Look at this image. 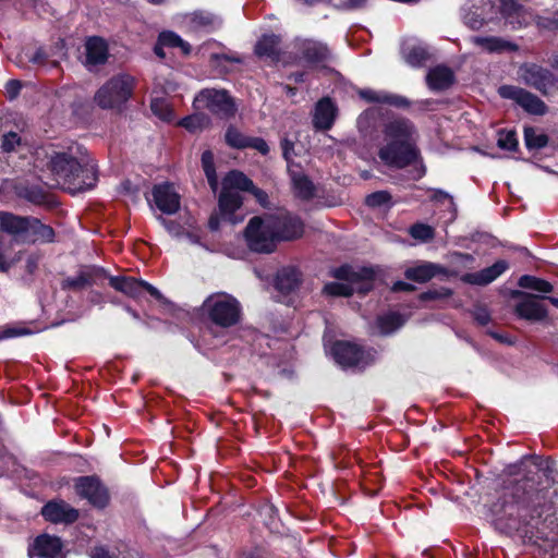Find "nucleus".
<instances>
[{"mask_svg":"<svg viewBox=\"0 0 558 558\" xmlns=\"http://www.w3.org/2000/svg\"><path fill=\"white\" fill-rule=\"evenodd\" d=\"M401 53L404 61L413 68L424 65L430 57L428 48L415 38H410L403 41Z\"/></svg>","mask_w":558,"mask_h":558,"instance_id":"22","label":"nucleus"},{"mask_svg":"<svg viewBox=\"0 0 558 558\" xmlns=\"http://www.w3.org/2000/svg\"><path fill=\"white\" fill-rule=\"evenodd\" d=\"M0 229L15 243L50 242L53 230L34 217H21L8 211H0Z\"/></svg>","mask_w":558,"mask_h":558,"instance_id":"2","label":"nucleus"},{"mask_svg":"<svg viewBox=\"0 0 558 558\" xmlns=\"http://www.w3.org/2000/svg\"><path fill=\"white\" fill-rule=\"evenodd\" d=\"M156 207L166 215H173L180 209V195L169 183L156 185L153 190Z\"/></svg>","mask_w":558,"mask_h":558,"instance_id":"17","label":"nucleus"},{"mask_svg":"<svg viewBox=\"0 0 558 558\" xmlns=\"http://www.w3.org/2000/svg\"><path fill=\"white\" fill-rule=\"evenodd\" d=\"M255 53L260 58L278 61L280 54V39L276 35L263 36L255 46Z\"/></svg>","mask_w":558,"mask_h":558,"instance_id":"30","label":"nucleus"},{"mask_svg":"<svg viewBox=\"0 0 558 558\" xmlns=\"http://www.w3.org/2000/svg\"><path fill=\"white\" fill-rule=\"evenodd\" d=\"M304 59L312 64L324 62L329 58V49L323 43L305 40L302 44Z\"/></svg>","mask_w":558,"mask_h":558,"instance_id":"32","label":"nucleus"},{"mask_svg":"<svg viewBox=\"0 0 558 558\" xmlns=\"http://www.w3.org/2000/svg\"><path fill=\"white\" fill-rule=\"evenodd\" d=\"M150 109L155 116L162 121H171L173 119V112L165 98H154L150 104Z\"/></svg>","mask_w":558,"mask_h":558,"instance_id":"45","label":"nucleus"},{"mask_svg":"<svg viewBox=\"0 0 558 558\" xmlns=\"http://www.w3.org/2000/svg\"><path fill=\"white\" fill-rule=\"evenodd\" d=\"M335 361L342 367H365L375 360V351L362 350L354 343L337 341L330 348Z\"/></svg>","mask_w":558,"mask_h":558,"instance_id":"10","label":"nucleus"},{"mask_svg":"<svg viewBox=\"0 0 558 558\" xmlns=\"http://www.w3.org/2000/svg\"><path fill=\"white\" fill-rule=\"evenodd\" d=\"M475 319L481 324V325H486L488 324V322L490 320V317H489V314L487 313L486 310L484 308H480L475 312Z\"/></svg>","mask_w":558,"mask_h":558,"instance_id":"61","label":"nucleus"},{"mask_svg":"<svg viewBox=\"0 0 558 558\" xmlns=\"http://www.w3.org/2000/svg\"><path fill=\"white\" fill-rule=\"evenodd\" d=\"M25 198L34 204L41 205L47 202V196L39 189H31L25 193Z\"/></svg>","mask_w":558,"mask_h":558,"instance_id":"54","label":"nucleus"},{"mask_svg":"<svg viewBox=\"0 0 558 558\" xmlns=\"http://www.w3.org/2000/svg\"><path fill=\"white\" fill-rule=\"evenodd\" d=\"M272 216L253 217L244 231L248 248L257 253H271L276 248L277 236Z\"/></svg>","mask_w":558,"mask_h":558,"instance_id":"7","label":"nucleus"},{"mask_svg":"<svg viewBox=\"0 0 558 558\" xmlns=\"http://www.w3.org/2000/svg\"><path fill=\"white\" fill-rule=\"evenodd\" d=\"M247 147L254 148L263 155H266L269 151L267 143L259 137H248Z\"/></svg>","mask_w":558,"mask_h":558,"instance_id":"56","label":"nucleus"},{"mask_svg":"<svg viewBox=\"0 0 558 558\" xmlns=\"http://www.w3.org/2000/svg\"><path fill=\"white\" fill-rule=\"evenodd\" d=\"M163 45L160 44V41L158 40L155 48H154V52L156 53V56H158L159 58L163 59L166 57L165 54V51H163Z\"/></svg>","mask_w":558,"mask_h":558,"instance_id":"64","label":"nucleus"},{"mask_svg":"<svg viewBox=\"0 0 558 558\" xmlns=\"http://www.w3.org/2000/svg\"><path fill=\"white\" fill-rule=\"evenodd\" d=\"M335 5L342 7L345 9H360L362 8L366 0H333Z\"/></svg>","mask_w":558,"mask_h":558,"instance_id":"58","label":"nucleus"},{"mask_svg":"<svg viewBox=\"0 0 558 558\" xmlns=\"http://www.w3.org/2000/svg\"><path fill=\"white\" fill-rule=\"evenodd\" d=\"M25 57L31 63L40 69L56 68L61 60H65L68 57L65 39H60L48 49L40 47L33 52L25 51Z\"/></svg>","mask_w":558,"mask_h":558,"instance_id":"13","label":"nucleus"},{"mask_svg":"<svg viewBox=\"0 0 558 558\" xmlns=\"http://www.w3.org/2000/svg\"><path fill=\"white\" fill-rule=\"evenodd\" d=\"M463 19L472 29H478L484 25V20L476 12H468L463 15Z\"/></svg>","mask_w":558,"mask_h":558,"instance_id":"55","label":"nucleus"},{"mask_svg":"<svg viewBox=\"0 0 558 558\" xmlns=\"http://www.w3.org/2000/svg\"><path fill=\"white\" fill-rule=\"evenodd\" d=\"M497 145L501 149L514 150L518 146V140L514 131H500L498 133Z\"/></svg>","mask_w":558,"mask_h":558,"instance_id":"48","label":"nucleus"},{"mask_svg":"<svg viewBox=\"0 0 558 558\" xmlns=\"http://www.w3.org/2000/svg\"><path fill=\"white\" fill-rule=\"evenodd\" d=\"M226 142L234 148H246L248 137L243 135L238 129L230 126L226 132Z\"/></svg>","mask_w":558,"mask_h":558,"instance_id":"46","label":"nucleus"},{"mask_svg":"<svg viewBox=\"0 0 558 558\" xmlns=\"http://www.w3.org/2000/svg\"><path fill=\"white\" fill-rule=\"evenodd\" d=\"M242 205V197L236 191L221 190L219 196V215L226 221L235 225L242 221V217L238 218L235 211Z\"/></svg>","mask_w":558,"mask_h":558,"instance_id":"21","label":"nucleus"},{"mask_svg":"<svg viewBox=\"0 0 558 558\" xmlns=\"http://www.w3.org/2000/svg\"><path fill=\"white\" fill-rule=\"evenodd\" d=\"M410 234L412 238L425 242L434 238V229L424 223H416L411 227Z\"/></svg>","mask_w":558,"mask_h":558,"instance_id":"49","label":"nucleus"},{"mask_svg":"<svg viewBox=\"0 0 558 558\" xmlns=\"http://www.w3.org/2000/svg\"><path fill=\"white\" fill-rule=\"evenodd\" d=\"M524 141L527 148L539 149L547 145L548 137L533 128H526L524 130Z\"/></svg>","mask_w":558,"mask_h":558,"instance_id":"42","label":"nucleus"},{"mask_svg":"<svg viewBox=\"0 0 558 558\" xmlns=\"http://www.w3.org/2000/svg\"><path fill=\"white\" fill-rule=\"evenodd\" d=\"M208 226L211 230H217L219 228V216L213 215L209 218Z\"/></svg>","mask_w":558,"mask_h":558,"instance_id":"63","label":"nucleus"},{"mask_svg":"<svg viewBox=\"0 0 558 558\" xmlns=\"http://www.w3.org/2000/svg\"><path fill=\"white\" fill-rule=\"evenodd\" d=\"M51 171L66 182L70 177V158L66 154H56L50 160Z\"/></svg>","mask_w":558,"mask_h":558,"instance_id":"39","label":"nucleus"},{"mask_svg":"<svg viewBox=\"0 0 558 558\" xmlns=\"http://www.w3.org/2000/svg\"><path fill=\"white\" fill-rule=\"evenodd\" d=\"M222 190L229 191H250L252 192L259 201L266 197V194L256 189L253 182L242 172L240 171H230L222 181Z\"/></svg>","mask_w":558,"mask_h":558,"instance_id":"26","label":"nucleus"},{"mask_svg":"<svg viewBox=\"0 0 558 558\" xmlns=\"http://www.w3.org/2000/svg\"><path fill=\"white\" fill-rule=\"evenodd\" d=\"M507 269V262L498 260L494 265L484 268L481 271L465 275L464 281L471 284L485 286L496 280Z\"/></svg>","mask_w":558,"mask_h":558,"instance_id":"28","label":"nucleus"},{"mask_svg":"<svg viewBox=\"0 0 558 558\" xmlns=\"http://www.w3.org/2000/svg\"><path fill=\"white\" fill-rule=\"evenodd\" d=\"M210 60H211L213 64L217 65V66L221 65L223 62H231V63H241L242 62L241 58L233 53L232 54L213 53L210 57Z\"/></svg>","mask_w":558,"mask_h":558,"instance_id":"53","label":"nucleus"},{"mask_svg":"<svg viewBox=\"0 0 558 558\" xmlns=\"http://www.w3.org/2000/svg\"><path fill=\"white\" fill-rule=\"evenodd\" d=\"M7 93L10 99H13L17 96L21 89V83L19 81H9L5 85Z\"/></svg>","mask_w":558,"mask_h":558,"instance_id":"59","label":"nucleus"},{"mask_svg":"<svg viewBox=\"0 0 558 558\" xmlns=\"http://www.w3.org/2000/svg\"><path fill=\"white\" fill-rule=\"evenodd\" d=\"M202 165L210 187L216 190L218 186V181L214 166V155L211 151L205 150L202 154Z\"/></svg>","mask_w":558,"mask_h":558,"instance_id":"44","label":"nucleus"},{"mask_svg":"<svg viewBox=\"0 0 558 558\" xmlns=\"http://www.w3.org/2000/svg\"><path fill=\"white\" fill-rule=\"evenodd\" d=\"M196 109H208L213 113L228 118L235 112V105L223 89L206 88L194 98Z\"/></svg>","mask_w":558,"mask_h":558,"instance_id":"9","label":"nucleus"},{"mask_svg":"<svg viewBox=\"0 0 558 558\" xmlns=\"http://www.w3.org/2000/svg\"><path fill=\"white\" fill-rule=\"evenodd\" d=\"M392 290L393 291H412V290H414V287L404 281H397L393 283Z\"/></svg>","mask_w":558,"mask_h":558,"instance_id":"62","label":"nucleus"},{"mask_svg":"<svg viewBox=\"0 0 558 558\" xmlns=\"http://www.w3.org/2000/svg\"><path fill=\"white\" fill-rule=\"evenodd\" d=\"M453 81V72L444 65H437L430 69L426 76L427 85L433 90L447 89L452 85Z\"/></svg>","mask_w":558,"mask_h":558,"instance_id":"29","label":"nucleus"},{"mask_svg":"<svg viewBox=\"0 0 558 558\" xmlns=\"http://www.w3.org/2000/svg\"><path fill=\"white\" fill-rule=\"evenodd\" d=\"M21 137L15 132H9L1 137V148L5 153H11L20 145Z\"/></svg>","mask_w":558,"mask_h":558,"instance_id":"50","label":"nucleus"},{"mask_svg":"<svg viewBox=\"0 0 558 558\" xmlns=\"http://www.w3.org/2000/svg\"><path fill=\"white\" fill-rule=\"evenodd\" d=\"M472 43L476 46L482 47L484 50L489 52H500L504 50H511L514 51L518 49V46L515 44H512L510 41L504 40L499 37H482V36H475L472 38Z\"/></svg>","mask_w":558,"mask_h":558,"instance_id":"34","label":"nucleus"},{"mask_svg":"<svg viewBox=\"0 0 558 558\" xmlns=\"http://www.w3.org/2000/svg\"><path fill=\"white\" fill-rule=\"evenodd\" d=\"M221 25V20L209 12L199 11L195 12L191 16V27L195 31L206 29L213 31Z\"/></svg>","mask_w":558,"mask_h":558,"instance_id":"36","label":"nucleus"},{"mask_svg":"<svg viewBox=\"0 0 558 558\" xmlns=\"http://www.w3.org/2000/svg\"><path fill=\"white\" fill-rule=\"evenodd\" d=\"M292 182L296 194L302 198H310L314 193L312 181L304 174H293Z\"/></svg>","mask_w":558,"mask_h":558,"instance_id":"40","label":"nucleus"},{"mask_svg":"<svg viewBox=\"0 0 558 558\" xmlns=\"http://www.w3.org/2000/svg\"><path fill=\"white\" fill-rule=\"evenodd\" d=\"M97 180L95 160L82 145L72 144V195L93 189Z\"/></svg>","mask_w":558,"mask_h":558,"instance_id":"6","label":"nucleus"},{"mask_svg":"<svg viewBox=\"0 0 558 558\" xmlns=\"http://www.w3.org/2000/svg\"><path fill=\"white\" fill-rule=\"evenodd\" d=\"M385 144L379 148L380 160L395 168H404L418 157L416 133L407 119H395L384 129Z\"/></svg>","mask_w":558,"mask_h":558,"instance_id":"1","label":"nucleus"},{"mask_svg":"<svg viewBox=\"0 0 558 558\" xmlns=\"http://www.w3.org/2000/svg\"><path fill=\"white\" fill-rule=\"evenodd\" d=\"M518 283L523 289L535 290L539 293H550L554 290L553 284L548 281L530 275L520 277Z\"/></svg>","mask_w":558,"mask_h":558,"instance_id":"38","label":"nucleus"},{"mask_svg":"<svg viewBox=\"0 0 558 558\" xmlns=\"http://www.w3.org/2000/svg\"><path fill=\"white\" fill-rule=\"evenodd\" d=\"M109 284L117 291H120L129 296L137 298L145 290L155 299L161 301L162 294L150 283L137 280L133 277H108Z\"/></svg>","mask_w":558,"mask_h":558,"instance_id":"14","label":"nucleus"},{"mask_svg":"<svg viewBox=\"0 0 558 558\" xmlns=\"http://www.w3.org/2000/svg\"><path fill=\"white\" fill-rule=\"evenodd\" d=\"M107 278L108 276L102 268L93 265H83L77 268L76 275L72 277V289L102 286Z\"/></svg>","mask_w":558,"mask_h":558,"instance_id":"20","label":"nucleus"},{"mask_svg":"<svg viewBox=\"0 0 558 558\" xmlns=\"http://www.w3.org/2000/svg\"><path fill=\"white\" fill-rule=\"evenodd\" d=\"M76 493L90 505L105 508L109 502L108 489L95 476H82L75 482Z\"/></svg>","mask_w":558,"mask_h":558,"instance_id":"12","label":"nucleus"},{"mask_svg":"<svg viewBox=\"0 0 558 558\" xmlns=\"http://www.w3.org/2000/svg\"><path fill=\"white\" fill-rule=\"evenodd\" d=\"M85 64L89 71L94 70V68L98 65L105 64L109 57L108 45L99 37L88 38L85 44Z\"/></svg>","mask_w":558,"mask_h":558,"instance_id":"23","label":"nucleus"},{"mask_svg":"<svg viewBox=\"0 0 558 558\" xmlns=\"http://www.w3.org/2000/svg\"><path fill=\"white\" fill-rule=\"evenodd\" d=\"M496 514L499 512H502L505 517H509L512 519L514 515L519 512V506L514 502L511 504H505L501 506L500 510H495Z\"/></svg>","mask_w":558,"mask_h":558,"instance_id":"57","label":"nucleus"},{"mask_svg":"<svg viewBox=\"0 0 558 558\" xmlns=\"http://www.w3.org/2000/svg\"><path fill=\"white\" fill-rule=\"evenodd\" d=\"M498 94L505 99L513 100L530 114L544 116L548 111L547 105L531 92L512 85H502Z\"/></svg>","mask_w":558,"mask_h":558,"instance_id":"11","label":"nucleus"},{"mask_svg":"<svg viewBox=\"0 0 558 558\" xmlns=\"http://www.w3.org/2000/svg\"><path fill=\"white\" fill-rule=\"evenodd\" d=\"M92 558H141L138 553L133 549L119 551L118 555L109 553L104 547H96L92 553Z\"/></svg>","mask_w":558,"mask_h":558,"instance_id":"47","label":"nucleus"},{"mask_svg":"<svg viewBox=\"0 0 558 558\" xmlns=\"http://www.w3.org/2000/svg\"><path fill=\"white\" fill-rule=\"evenodd\" d=\"M336 114V105L329 97H324L315 106L313 124L317 130H329L335 122Z\"/></svg>","mask_w":558,"mask_h":558,"instance_id":"24","label":"nucleus"},{"mask_svg":"<svg viewBox=\"0 0 558 558\" xmlns=\"http://www.w3.org/2000/svg\"><path fill=\"white\" fill-rule=\"evenodd\" d=\"M300 283V272L293 267H286L278 271L276 288L282 292L293 291Z\"/></svg>","mask_w":558,"mask_h":558,"instance_id":"35","label":"nucleus"},{"mask_svg":"<svg viewBox=\"0 0 558 558\" xmlns=\"http://www.w3.org/2000/svg\"><path fill=\"white\" fill-rule=\"evenodd\" d=\"M136 80L128 73H119L106 81L94 99L101 109L120 111L133 95Z\"/></svg>","mask_w":558,"mask_h":558,"instance_id":"4","label":"nucleus"},{"mask_svg":"<svg viewBox=\"0 0 558 558\" xmlns=\"http://www.w3.org/2000/svg\"><path fill=\"white\" fill-rule=\"evenodd\" d=\"M203 312L208 319L220 328H229L241 319V305L239 301L227 293L209 295L203 303Z\"/></svg>","mask_w":558,"mask_h":558,"instance_id":"5","label":"nucleus"},{"mask_svg":"<svg viewBox=\"0 0 558 558\" xmlns=\"http://www.w3.org/2000/svg\"><path fill=\"white\" fill-rule=\"evenodd\" d=\"M32 333H33V331L26 327H5L0 332V340L21 337V336H27V335H32Z\"/></svg>","mask_w":558,"mask_h":558,"instance_id":"52","label":"nucleus"},{"mask_svg":"<svg viewBox=\"0 0 558 558\" xmlns=\"http://www.w3.org/2000/svg\"><path fill=\"white\" fill-rule=\"evenodd\" d=\"M210 120L205 113H195L181 120L180 124L190 132H197L208 126Z\"/></svg>","mask_w":558,"mask_h":558,"instance_id":"41","label":"nucleus"},{"mask_svg":"<svg viewBox=\"0 0 558 558\" xmlns=\"http://www.w3.org/2000/svg\"><path fill=\"white\" fill-rule=\"evenodd\" d=\"M44 519L53 524L70 522V506L60 499L48 501L40 511Z\"/></svg>","mask_w":558,"mask_h":558,"instance_id":"27","label":"nucleus"},{"mask_svg":"<svg viewBox=\"0 0 558 558\" xmlns=\"http://www.w3.org/2000/svg\"><path fill=\"white\" fill-rule=\"evenodd\" d=\"M515 295H521L522 300L515 305V314L530 322H542L547 317V308L541 302L538 296L517 292Z\"/></svg>","mask_w":558,"mask_h":558,"instance_id":"16","label":"nucleus"},{"mask_svg":"<svg viewBox=\"0 0 558 558\" xmlns=\"http://www.w3.org/2000/svg\"><path fill=\"white\" fill-rule=\"evenodd\" d=\"M29 558H65L63 544L57 536L38 535L28 547Z\"/></svg>","mask_w":558,"mask_h":558,"instance_id":"15","label":"nucleus"},{"mask_svg":"<svg viewBox=\"0 0 558 558\" xmlns=\"http://www.w3.org/2000/svg\"><path fill=\"white\" fill-rule=\"evenodd\" d=\"M331 276L342 282H330L324 287V292L332 296H349L354 292L366 293L372 288L374 272L368 268L354 270L348 265L331 270Z\"/></svg>","mask_w":558,"mask_h":558,"instance_id":"3","label":"nucleus"},{"mask_svg":"<svg viewBox=\"0 0 558 558\" xmlns=\"http://www.w3.org/2000/svg\"><path fill=\"white\" fill-rule=\"evenodd\" d=\"M3 241L0 238V271H8L15 263L22 259L25 254V271L28 276H32L38 268L41 262L43 255L37 251L22 252L20 251L12 259H5L2 251Z\"/></svg>","mask_w":558,"mask_h":558,"instance_id":"25","label":"nucleus"},{"mask_svg":"<svg viewBox=\"0 0 558 558\" xmlns=\"http://www.w3.org/2000/svg\"><path fill=\"white\" fill-rule=\"evenodd\" d=\"M440 267L433 263H421L405 270V278L416 282H426L435 277Z\"/></svg>","mask_w":558,"mask_h":558,"instance_id":"33","label":"nucleus"},{"mask_svg":"<svg viewBox=\"0 0 558 558\" xmlns=\"http://www.w3.org/2000/svg\"><path fill=\"white\" fill-rule=\"evenodd\" d=\"M390 195L385 191H378L366 197V204L371 207H380L389 204Z\"/></svg>","mask_w":558,"mask_h":558,"instance_id":"51","label":"nucleus"},{"mask_svg":"<svg viewBox=\"0 0 558 558\" xmlns=\"http://www.w3.org/2000/svg\"><path fill=\"white\" fill-rule=\"evenodd\" d=\"M519 78L525 85L547 96L558 89V77L548 69L535 63H525L519 68Z\"/></svg>","mask_w":558,"mask_h":558,"instance_id":"8","label":"nucleus"},{"mask_svg":"<svg viewBox=\"0 0 558 558\" xmlns=\"http://www.w3.org/2000/svg\"><path fill=\"white\" fill-rule=\"evenodd\" d=\"M158 219L171 234L179 235V227L174 223V221L167 220L162 217H159Z\"/></svg>","mask_w":558,"mask_h":558,"instance_id":"60","label":"nucleus"},{"mask_svg":"<svg viewBox=\"0 0 558 558\" xmlns=\"http://www.w3.org/2000/svg\"><path fill=\"white\" fill-rule=\"evenodd\" d=\"M359 96L367 102L388 104L396 107L408 106V100L405 98L391 95L386 92H376L374 89L365 88L359 90Z\"/></svg>","mask_w":558,"mask_h":558,"instance_id":"31","label":"nucleus"},{"mask_svg":"<svg viewBox=\"0 0 558 558\" xmlns=\"http://www.w3.org/2000/svg\"><path fill=\"white\" fill-rule=\"evenodd\" d=\"M500 14L513 28L529 25L534 17L532 11L517 0H500Z\"/></svg>","mask_w":558,"mask_h":558,"instance_id":"18","label":"nucleus"},{"mask_svg":"<svg viewBox=\"0 0 558 558\" xmlns=\"http://www.w3.org/2000/svg\"><path fill=\"white\" fill-rule=\"evenodd\" d=\"M405 322V318L396 312H391L379 316L377 319V326L381 333L389 335L400 328Z\"/></svg>","mask_w":558,"mask_h":558,"instance_id":"37","label":"nucleus"},{"mask_svg":"<svg viewBox=\"0 0 558 558\" xmlns=\"http://www.w3.org/2000/svg\"><path fill=\"white\" fill-rule=\"evenodd\" d=\"M159 41L166 47H179L183 53H190L191 47L179 35L173 32L167 31L159 34Z\"/></svg>","mask_w":558,"mask_h":558,"instance_id":"43","label":"nucleus"},{"mask_svg":"<svg viewBox=\"0 0 558 558\" xmlns=\"http://www.w3.org/2000/svg\"><path fill=\"white\" fill-rule=\"evenodd\" d=\"M277 240H293L302 235L303 223L302 221L290 214L279 213L272 216Z\"/></svg>","mask_w":558,"mask_h":558,"instance_id":"19","label":"nucleus"}]
</instances>
